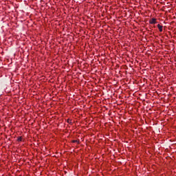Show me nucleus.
<instances>
[{
	"label": "nucleus",
	"instance_id": "obj_1",
	"mask_svg": "<svg viewBox=\"0 0 176 176\" xmlns=\"http://www.w3.org/2000/svg\"><path fill=\"white\" fill-rule=\"evenodd\" d=\"M149 23H150V24H156V23H157V22H156V19L153 18L149 21Z\"/></svg>",
	"mask_w": 176,
	"mask_h": 176
},
{
	"label": "nucleus",
	"instance_id": "obj_2",
	"mask_svg": "<svg viewBox=\"0 0 176 176\" xmlns=\"http://www.w3.org/2000/svg\"><path fill=\"white\" fill-rule=\"evenodd\" d=\"M157 28L160 30V32H163V26H162L160 24H158Z\"/></svg>",
	"mask_w": 176,
	"mask_h": 176
},
{
	"label": "nucleus",
	"instance_id": "obj_3",
	"mask_svg": "<svg viewBox=\"0 0 176 176\" xmlns=\"http://www.w3.org/2000/svg\"><path fill=\"white\" fill-rule=\"evenodd\" d=\"M17 141H19V142H21V141H23V137H19Z\"/></svg>",
	"mask_w": 176,
	"mask_h": 176
},
{
	"label": "nucleus",
	"instance_id": "obj_4",
	"mask_svg": "<svg viewBox=\"0 0 176 176\" xmlns=\"http://www.w3.org/2000/svg\"><path fill=\"white\" fill-rule=\"evenodd\" d=\"M72 142L74 144H75V142H77V144H79V141H78V140H73Z\"/></svg>",
	"mask_w": 176,
	"mask_h": 176
}]
</instances>
